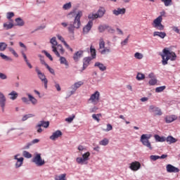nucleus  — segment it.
<instances>
[{"instance_id":"33","label":"nucleus","mask_w":180,"mask_h":180,"mask_svg":"<svg viewBox=\"0 0 180 180\" xmlns=\"http://www.w3.org/2000/svg\"><path fill=\"white\" fill-rule=\"evenodd\" d=\"M136 78L137 81H143V79H146V75L141 72H138Z\"/></svg>"},{"instance_id":"34","label":"nucleus","mask_w":180,"mask_h":180,"mask_svg":"<svg viewBox=\"0 0 180 180\" xmlns=\"http://www.w3.org/2000/svg\"><path fill=\"white\" fill-rule=\"evenodd\" d=\"M92 60V58L91 57H86L83 59V64L88 67V65H89V63H91V61Z\"/></svg>"},{"instance_id":"44","label":"nucleus","mask_w":180,"mask_h":180,"mask_svg":"<svg viewBox=\"0 0 180 180\" xmlns=\"http://www.w3.org/2000/svg\"><path fill=\"white\" fill-rule=\"evenodd\" d=\"M74 119H75V115H72V116L68 117V118H65V120L68 123H72V120H74Z\"/></svg>"},{"instance_id":"50","label":"nucleus","mask_w":180,"mask_h":180,"mask_svg":"<svg viewBox=\"0 0 180 180\" xmlns=\"http://www.w3.org/2000/svg\"><path fill=\"white\" fill-rule=\"evenodd\" d=\"M23 157H25V158H32V155L30 153L27 152V151H24L23 152Z\"/></svg>"},{"instance_id":"60","label":"nucleus","mask_w":180,"mask_h":180,"mask_svg":"<svg viewBox=\"0 0 180 180\" xmlns=\"http://www.w3.org/2000/svg\"><path fill=\"white\" fill-rule=\"evenodd\" d=\"M93 146V150L94 151H96L97 153H99V151H101V147H99V146L95 145V143H94Z\"/></svg>"},{"instance_id":"13","label":"nucleus","mask_w":180,"mask_h":180,"mask_svg":"<svg viewBox=\"0 0 180 180\" xmlns=\"http://www.w3.org/2000/svg\"><path fill=\"white\" fill-rule=\"evenodd\" d=\"M148 110L150 113H153L155 116H161V115H162V112H161V109H160V108L154 105H150L149 106Z\"/></svg>"},{"instance_id":"29","label":"nucleus","mask_w":180,"mask_h":180,"mask_svg":"<svg viewBox=\"0 0 180 180\" xmlns=\"http://www.w3.org/2000/svg\"><path fill=\"white\" fill-rule=\"evenodd\" d=\"M101 54L105 55V54H109V53H112V50H110V47H105L103 49H101L99 51Z\"/></svg>"},{"instance_id":"22","label":"nucleus","mask_w":180,"mask_h":180,"mask_svg":"<svg viewBox=\"0 0 180 180\" xmlns=\"http://www.w3.org/2000/svg\"><path fill=\"white\" fill-rule=\"evenodd\" d=\"M160 37V39H165L167 37V33L164 32L155 31L153 32V37Z\"/></svg>"},{"instance_id":"6","label":"nucleus","mask_w":180,"mask_h":180,"mask_svg":"<svg viewBox=\"0 0 180 180\" xmlns=\"http://www.w3.org/2000/svg\"><path fill=\"white\" fill-rule=\"evenodd\" d=\"M89 157H91V153L86 152L82 155V157H78L76 158V162L79 164L80 165H85L88 164V160H89Z\"/></svg>"},{"instance_id":"46","label":"nucleus","mask_w":180,"mask_h":180,"mask_svg":"<svg viewBox=\"0 0 180 180\" xmlns=\"http://www.w3.org/2000/svg\"><path fill=\"white\" fill-rule=\"evenodd\" d=\"M134 57H135V58H136L137 60H141V59L143 58V57H144V56H143V53L136 52V53H135V54H134Z\"/></svg>"},{"instance_id":"23","label":"nucleus","mask_w":180,"mask_h":180,"mask_svg":"<svg viewBox=\"0 0 180 180\" xmlns=\"http://www.w3.org/2000/svg\"><path fill=\"white\" fill-rule=\"evenodd\" d=\"M60 58L59 61L60 64H63L64 65H65V68L68 69L70 68V64L68 63V61H67V59L65 58V57L63 56H58Z\"/></svg>"},{"instance_id":"15","label":"nucleus","mask_w":180,"mask_h":180,"mask_svg":"<svg viewBox=\"0 0 180 180\" xmlns=\"http://www.w3.org/2000/svg\"><path fill=\"white\" fill-rule=\"evenodd\" d=\"M92 26H94V22H92V20H89L88 23L83 27V34H88V33L91 32Z\"/></svg>"},{"instance_id":"58","label":"nucleus","mask_w":180,"mask_h":180,"mask_svg":"<svg viewBox=\"0 0 180 180\" xmlns=\"http://www.w3.org/2000/svg\"><path fill=\"white\" fill-rule=\"evenodd\" d=\"M43 53L45 54V56H46L48 58H49V60H50L51 61H53V57L51 56V55L49 52H47L46 51H43Z\"/></svg>"},{"instance_id":"1","label":"nucleus","mask_w":180,"mask_h":180,"mask_svg":"<svg viewBox=\"0 0 180 180\" xmlns=\"http://www.w3.org/2000/svg\"><path fill=\"white\" fill-rule=\"evenodd\" d=\"M81 18H82V11H77L75 16L74 21L69 25L68 22H61L63 27H67L68 31L70 34L75 33V29L78 30L81 27Z\"/></svg>"},{"instance_id":"32","label":"nucleus","mask_w":180,"mask_h":180,"mask_svg":"<svg viewBox=\"0 0 180 180\" xmlns=\"http://www.w3.org/2000/svg\"><path fill=\"white\" fill-rule=\"evenodd\" d=\"M71 8H72V4L71 2L66 3L63 6V11H68Z\"/></svg>"},{"instance_id":"57","label":"nucleus","mask_w":180,"mask_h":180,"mask_svg":"<svg viewBox=\"0 0 180 180\" xmlns=\"http://www.w3.org/2000/svg\"><path fill=\"white\" fill-rule=\"evenodd\" d=\"M56 50H59V51H60L62 54H64V52L65 51L61 44H58V46H56Z\"/></svg>"},{"instance_id":"54","label":"nucleus","mask_w":180,"mask_h":180,"mask_svg":"<svg viewBox=\"0 0 180 180\" xmlns=\"http://www.w3.org/2000/svg\"><path fill=\"white\" fill-rule=\"evenodd\" d=\"M110 130H113V127L110 124H107L106 129H103V131H110Z\"/></svg>"},{"instance_id":"42","label":"nucleus","mask_w":180,"mask_h":180,"mask_svg":"<svg viewBox=\"0 0 180 180\" xmlns=\"http://www.w3.org/2000/svg\"><path fill=\"white\" fill-rule=\"evenodd\" d=\"M0 57L3 60H6V61H12V58H11L8 57L7 56L4 54L3 53H0Z\"/></svg>"},{"instance_id":"59","label":"nucleus","mask_w":180,"mask_h":180,"mask_svg":"<svg viewBox=\"0 0 180 180\" xmlns=\"http://www.w3.org/2000/svg\"><path fill=\"white\" fill-rule=\"evenodd\" d=\"M105 29L109 32V33H115V30L108 25H106Z\"/></svg>"},{"instance_id":"25","label":"nucleus","mask_w":180,"mask_h":180,"mask_svg":"<svg viewBox=\"0 0 180 180\" xmlns=\"http://www.w3.org/2000/svg\"><path fill=\"white\" fill-rule=\"evenodd\" d=\"M94 67H98L100 71H106V66H105V65H103V63H101V62H96L94 64Z\"/></svg>"},{"instance_id":"52","label":"nucleus","mask_w":180,"mask_h":180,"mask_svg":"<svg viewBox=\"0 0 180 180\" xmlns=\"http://www.w3.org/2000/svg\"><path fill=\"white\" fill-rule=\"evenodd\" d=\"M165 89V86H159L155 89V92H157L158 94H160V92H162V91H164Z\"/></svg>"},{"instance_id":"41","label":"nucleus","mask_w":180,"mask_h":180,"mask_svg":"<svg viewBox=\"0 0 180 180\" xmlns=\"http://www.w3.org/2000/svg\"><path fill=\"white\" fill-rule=\"evenodd\" d=\"M165 6H171L172 5V0H161Z\"/></svg>"},{"instance_id":"51","label":"nucleus","mask_w":180,"mask_h":180,"mask_svg":"<svg viewBox=\"0 0 180 180\" xmlns=\"http://www.w3.org/2000/svg\"><path fill=\"white\" fill-rule=\"evenodd\" d=\"M35 129L38 133H41V131H43V129H41V127L39 122L35 126Z\"/></svg>"},{"instance_id":"21","label":"nucleus","mask_w":180,"mask_h":180,"mask_svg":"<svg viewBox=\"0 0 180 180\" xmlns=\"http://www.w3.org/2000/svg\"><path fill=\"white\" fill-rule=\"evenodd\" d=\"M176 119H178V117L175 115H167L165 117V122L166 123H172V122H175Z\"/></svg>"},{"instance_id":"12","label":"nucleus","mask_w":180,"mask_h":180,"mask_svg":"<svg viewBox=\"0 0 180 180\" xmlns=\"http://www.w3.org/2000/svg\"><path fill=\"white\" fill-rule=\"evenodd\" d=\"M23 102L26 103V105H32V106H36L38 103V101L34 98V96H32V94H28V99L26 98H23Z\"/></svg>"},{"instance_id":"40","label":"nucleus","mask_w":180,"mask_h":180,"mask_svg":"<svg viewBox=\"0 0 180 180\" xmlns=\"http://www.w3.org/2000/svg\"><path fill=\"white\" fill-rule=\"evenodd\" d=\"M104 48H105V41H103V38H101L99 41V50H103Z\"/></svg>"},{"instance_id":"30","label":"nucleus","mask_w":180,"mask_h":180,"mask_svg":"<svg viewBox=\"0 0 180 180\" xmlns=\"http://www.w3.org/2000/svg\"><path fill=\"white\" fill-rule=\"evenodd\" d=\"M3 27L5 30H9V29H12V27H13V23L7 22L4 23Z\"/></svg>"},{"instance_id":"43","label":"nucleus","mask_w":180,"mask_h":180,"mask_svg":"<svg viewBox=\"0 0 180 180\" xmlns=\"http://www.w3.org/2000/svg\"><path fill=\"white\" fill-rule=\"evenodd\" d=\"M158 82V81L157 80V78L155 77V78H153V79H150L149 80V82H148V84H149V85L154 86V85H156V84H157V82Z\"/></svg>"},{"instance_id":"47","label":"nucleus","mask_w":180,"mask_h":180,"mask_svg":"<svg viewBox=\"0 0 180 180\" xmlns=\"http://www.w3.org/2000/svg\"><path fill=\"white\" fill-rule=\"evenodd\" d=\"M8 50H9V52L11 53L14 57H19V56L18 55V53H16L15 51L13 50V48H11V47H8Z\"/></svg>"},{"instance_id":"9","label":"nucleus","mask_w":180,"mask_h":180,"mask_svg":"<svg viewBox=\"0 0 180 180\" xmlns=\"http://www.w3.org/2000/svg\"><path fill=\"white\" fill-rule=\"evenodd\" d=\"M99 99H101V93L97 91L94 92V94H91L89 99V102H90V103H93V105H98Z\"/></svg>"},{"instance_id":"24","label":"nucleus","mask_w":180,"mask_h":180,"mask_svg":"<svg viewBox=\"0 0 180 180\" xmlns=\"http://www.w3.org/2000/svg\"><path fill=\"white\" fill-rule=\"evenodd\" d=\"M165 141H167V143H168V144H174V143H176V141H178V139L174 138V136H168L166 138Z\"/></svg>"},{"instance_id":"19","label":"nucleus","mask_w":180,"mask_h":180,"mask_svg":"<svg viewBox=\"0 0 180 180\" xmlns=\"http://www.w3.org/2000/svg\"><path fill=\"white\" fill-rule=\"evenodd\" d=\"M84 57V51H78L73 55V60L75 62L79 61V58H82Z\"/></svg>"},{"instance_id":"31","label":"nucleus","mask_w":180,"mask_h":180,"mask_svg":"<svg viewBox=\"0 0 180 180\" xmlns=\"http://www.w3.org/2000/svg\"><path fill=\"white\" fill-rule=\"evenodd\" d=\"M23 58H24V60L25 61L26 65L30 70H32V68H33V65H32V63H30V61H29V59H27V56H26L25 54H23Z\"/></svg>"},{"instance_id":"38","label":"nucleus","mask_w":180,"mask_h":180,"mask_svg":"<svg viewBox=\"0 0 180 180\" xmlns=\"http://www.w3.org/2000/svg\"><path fill=\"white\" fill-rule=\"evenodd\" d=\"M65 176H67L66 174H62L60 175H56L55 176V180H65Z\"/></svg>"},{"instance_id":"27","label":"nucleus","mask_w":180,"mask_h":180,"mask_svg":"<svg viewBox=\"0 0 180 180\" xmlns=\"http://www.w3.org/2000/svg\"><path fill=\"white\" fill-rule=\"evenodd\" d=\"M18 156L19 155H16L15 156V160H17L16 164H15L16 168H19V167H20L22 165V164H23V158H18Z\"/></svg>"},{"instance_id":"49","label":"nucleus","mask_w":180,"mask_h":180,"mask_svg":"<svg viewBox=\"0 0 180 180\" xmlns=\"http://www.w3.org/2000/svg\"><path fill=\"white\" fill-rule=\"evenodd\" d=\"M15 22L18 26H23V20L20 18H18L15 19Z\"/></svg>"},{"instance_id":"36","label":"nucleus","mask_w":180,"mask_h":180,"mask_svg":"<svg viewBox=\"0 0 180 180\" xmlns=\"http://www.w3.org/2000/svg\"><path fill=\"white\" fill-rule=\"evenodd\" d=\"M8 96H9L10 99H11L12 101H15V99H16V98H18V94L15 91H12L11 93H10L8 94Z\"/></svg>"},{"instance_id":"53","label":"nucleus","mask_w":180,"mask_h":180,"mask_svg":"<svg viewBox=\"0 0 180 180\" xmlns=\"http://www.w3.org/2000/svg\"><path fill=\"white\" fill-rule=\"evenodd\" d=\"M100 116H102V115L101 114H93L92 115V117H93V119H94V120H96V122H99V117Z\"/></svg>"},{"instance_id":"55","label":"nucleus","mask_w":180,"mask_h":180,"mask_svg":"<svg viewBox=\"0 0 180 180\" xmlns=\"http://www.w3.org/2000/svg\"><path fill=\"white\" fill-rule=\"evenodd\" d=\"M13 16H15V13L13 12H8L6 14V18L8 19V20H11Z\"/></svg>"},{"instance_id":"18","label":"nucleus","mask_w":180,"mask_h":180,"mask_svg":"<svg viewBox=\"0 0 180 180\" xmlns=\"http://www.w3.org/2000/svg\"><path fill=\"white\" fill-rule=\"evenodd\" d=\"M166 169H167V172H169V173L179 172V169H178V167H176L175 166L169 164L166 166Z\"/></svg>"},{"instance_id":"62","label":"nucleus","mask_w":180,"mask_h":180,"mask_svg":"<svg viewBox=\"0 0 180 180\" xmlns=\"http://www.w3.org/2000/svg\"><path fill=\"white\" fill-rule=\"evenodd\" d=\"M150 160H152V161H157V160H160V156H158V155H150Z\"/></svg>"},{"instance_id":"8","label":"nucleus","mask_w":180,"mask_h":180,"mask_svg":"<svg viewBox=\"0 0 180 180\" xmlns=\"http://www.w3.org/2000/svg\"><path fill=\"white\" fill-rule=\"evenodd\" d=\"M35 71L37 74L38 78L44 83V86L46 89H47V84L49 83V80L46 78V75L44 73L41 72L40 69L38 67L35 68Z\"/></svg>"},{"instance_id":"10","label":"nucleus","mask_w":180,"mask_h":180,"mask_svg":"<svg viewBox=\"0 0 180 180\" xmlns=\"http://www.w3.org/2000/svg\"><path fill=\"white\" fill-rule=\"evenodd\" d=\"M50 43L51 44L53 53H54L57 57H60V53H58V51L57 50V46L58 45V43L57 42V38L56 37H52L50 39Z\"/></svg>"},{"instance_id":"48","label":"nucleus","mask_w":180,"mask_h":180,"mask_svg":"<svg viewBox=\"0 0 180 180\" xmlns=\"http://www.w3.org/2000/svg\"><path fill=\"white\" fill-rule=\"evenodd\" d=\"M90 51H91L92 58H96V50H95V49L91 47L90 48Z\"/></svg>"},{"instance_id":"63","label":"nucleus","mask_w":180,"mask_h":180,"mask_svg":"<svg viewBox=\"0 0 180 180\" xmlns=\"http://www.w3.org/2000/svg\"><path fill=\"white\" fill-rule=\"evenodd\" d=\"M55 88L56 89L58 92H60V91H61V86H60V84L57 83L56 82H55Z\"/></svg>"},{"instance_id":"11","label":"nucleus","mask_w":180,"mask_h":180,"mask_svg":"<svg viewBox=\"0 0 180 180\" xmlns=\"http://www.w3.org/2000/svg\"><path fill=\"white\" fill-rule=\"evenodd\" d=\"M82 85H84V82L82 81H79L77 82H75L74 84H72L70 87V91L69 93L70 94L69 96H71V95H74V94H75L78 88H80L81 86H82Z\"/></svg>"},{"instance_id":"45","label":"nucleus","mask_w":180,"mask_h":180,"mask_svg":"<svg viewBox=\"0 0 180 180\" xmlns=\"http://www.w3.org/2000/svg\"><path fill=\"white\" fill-rule=\"evenodd\" d=\"M32 117H34V114H27L23 116V121L27 120V119H32Z\"/></svg>"},{"instance_id":"16","label":"nucleus","mask_w":180,"mask_h":180,"mask_svg":"<svg viewBox=\"0 0 180 180\" xmlns=\"http://www.w3.org/2000/svg\"><path fill=\"white\" fill-rule=\"evenodd\" d=\"M6 103V97L0 91V106L2 108V112H5V105Z\"/></svg>"},{"instance_id":"39","label":"nucleus","mask_w":180,"mask_h":180,"mask_svg":"<svg viewBox=\"0 0 180 180\" xmlns=\"http://www.w3.org/2000/svg\"><path fill=\"white\" fill-rule=\"evenodd\" d=\"M100 146H108L109 144V139L105 138L99 141Z\"/></svg>"},{"instance_id":"56","label":"nucleus","mask_w":180,"mask_h":180,"mask_svg":"<svg viewBox=\"0 0 180 180\" xmlns=\"http://www.w3.org/2000/svg\"><path fill=\"white\" fill-rule=\"evenodd\" d=\"M98 30L100 33H103L105 30H106V25H99L98 26Z\"/></svg>"},{"instance_id":"7","label":"nucleus","mask_w":180,"mask_h":180,"mask_svg":"<svg viewBox=\"0 0 180 180\" xmlns=\"http://www.w3.org/2000/svg\"><path fill=\"white\" fill-rule=\"evenodd\" d=\"M32 162L35 164L37 167H43L46 164L44 159L41 158V154L37 153L32 159Z\"/></svg>"},{"instance_id":"28","label":"nucleus","mask_w":180,"mask_h":180,"mask_svg":"<svg viewBox=\"0 0 180 180\" xmlns=\"http://www.w3.org/2000/svg\"><path fill=\"white\" fill-rule=\"evenodd\" d=\"M39 124V126L41 127H44V129H47L49 126H50V122L49 121H44L41 120L38 122Z\"/></svg>"},{"instance_id":"20","label":"nucleus","mask_w":180,"mask_h":180,"mask_svg":"<svg viewBox=\"0 0 180 180\" xmlns=\"http://www.w3.org/2000/svg\"><path fill=\"white\" fill-rule=\"evenodd\" d=\"M113 15L115 16H119V15H124L126 13V8H118L112 11Z\"/></svg>"},{"instance_id":"4","label":"nucleus","mask_w":180,"mask_h":180,"mask_svg":"<svg viewBox=\"0 0 180 180\" xmlns=\"http://www.w3.org/2000/svg\"><path fill=\"white\" fill-rule=\"evenodd\" d=\"M153 137L151 134H143L141 136L140 141L142 143L143 146L146 148H148L150 151L153 150V146L150 139Z\"/></svg>"},{"instance_id":"61","label":"nucleus","mask_w":180,"mask_h":180,"mask_svg":"<svg viewBox=\"0 0 180 180\" xmlns=\"http://www.w3.org/2000/svg\"><path fill=\"white\" fill-rule=\"evenodd\" d=\"M57 37H58V40L62 41V43H63L64 46H65V43H67V42L65 41V40H64V38L60 34H58Z\"/></svg>"},{"instance_id":"2","label":"nucleus","mask_w":180,"mask_h":180,"mask_svg":"<svg viewBox=\"0 0 180 180\" xmlns=\"http://www.w3.org/2000/svg\"><path fill=\"white\" fill-rule=\"evenodd\" d=\"M160 55L162 57V65H167L168 64V60H171V61H175L176 60V54L174 52L169 51L168 48H165L162 50V53Z\"/></svg>"},{"instance_id":"3","label":"nucleus","mask_w":180,"mask_h":180,"mask_svg":"<svg viewBox=\"0 0 180 180\" xmlns=\"http://www.w3.org/2000/svg\"><path fill=\"white\" fill-rule=\"evenodd\" d=\"M156 19L153 20V26L158 30H164V25H162V16H165V11H162Z\"/></svg>"},{"instance_id":"64","label":"nucleus","mask_w":180,"mask_h":180,"mask_svg":"<svg viewBox=\"0 0 180 180\" xmlns=\"http://www.w3.org/2000/svg\"><path fill=\"white\" fill-rule=\"evenodd\" d=\"M98 110V107L94 106L93 108L89 109L90 113H95Z\"/></svg>"},{"instance_id":"37","label":"nucleus","mask_w":180,"mask_h":180,"mask_svg":"<svg viewBox=\"0 0 180 180\" xmlns=\"http://www.w3.org/2000/svg\"><path fill=\"white\" fill-rule=\"evenodd\" d=\"M8 49V44L5 42H0V51H5Z\"/></svg>"},{"instance_id":"5","label":"nucleus","mask_w":180,"mask_h":180,"mask_svg":"<svg viewBox=\"0 0 180 180\" xmlns=\"http://www.w3.org/2000/svg\"><path fill=\"white\" fill-rule=\"evenodd\" d=\"M106 13V10L103 7H101L96 13H90L88 15L89 19L91 20H95V19H101L103 18V15Z\"/></svg>"},{"instance_id":"17","label":"nucleus","mask_w":180,"mask_h":180,"mask_svg":"<svg viewBox=\"0 0 180 180\" xmlns=\"http://www.w3.org/2000/svg\"><path fill=\"white\" fill-rule=\"evenodd\" d=\"M61 136H63V132L60 130H57L52 134L49 139L50 140H52V141H56V140H57L58 137H61Z\"/></svg>"},{"instance_id":"14","label":"nucleus","mask_w":180,"mask_h":180,"mask_svg":"<svg viewBox=\"0 0 180 180\" xmlns=\"http://www.w3.org/2000/svg\"><path fill=\"white\" fill-rule=\"evenodd\" d=\"M129 168L131 169V171L136 172L139 171V169H141V163H140L139 161L132 162L129 164Z\"/></svg>"},{"instance_id":"26","label":"nucleus","mask_w":180,"mask_h":180,"mask_svg":"<svg viewBox=\"0 0 180 180\" xmlns=\"http://www.w3.org/2000/svg\"><path fill=\"white\" fill-rule=\"evenodd\" d=\"M154 139L157 143H164V141L166 140L165 136H160L158 134L154 135Z\"/></svg>"},{"instance_id":"35","label":"nucleus","mask_w":180,"mask_h":180,"mask_svg":"<svg viewBox=\"0 0 180 180\" xmlns=\"http://www.w3.org/2000/svg\"><path fill=\"white\" fill-rule=\"evenodd\" d=\"M77 13V9H73L72 11H70L68 15L67 18L68 19H71L75 16V13Z\"/></svg>"}]
</instances>
